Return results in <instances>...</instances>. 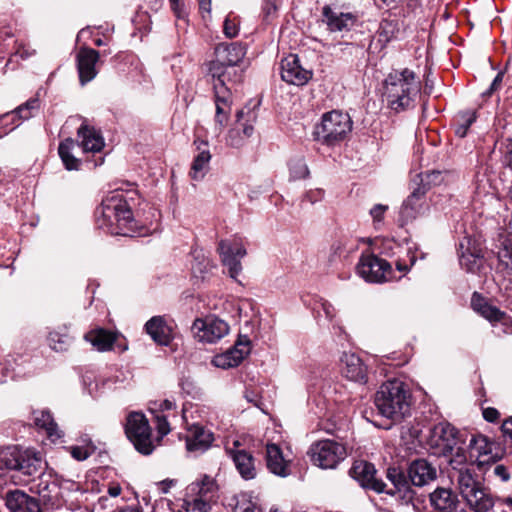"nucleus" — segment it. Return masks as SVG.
<instances>
[{
	"mask_svg": "<svg viewBox=\"0 0 512 512\" xmlns=\"http://www.w3.org/2000/svg\"><path fill=\"white\" fill-rule=\"evenodd\" d=\"M317 312L318 314L323 312L328 321H332L336 314L334 306L326 300L320 303V309Z\"/></svg>",
	"mask_w": 512,
	"mask_h": 512,
	"instance_id": "nucleus-57",
	"label": "nucleus"
},
{
	"mask_svg": "<svg viewBox=\"0 0 512 512\" xmlns=\"http://www.w3.org/2000/svg\"><path fill=\"white\" fill-rule=\"evenodd\" d=\"M71 456L77 461H84L89 458L96 450V446L92 441H88L84 445L71 446L69 448Z\"/></svg>",
	"mask_w": 512,
	"mask_h": 512,
	"instance_id": "nucleus-42",
	"label": "nucleus"
},
{
	"mask_svg": "<svg viewBox=\"0 0 512 512\" xmlns=\"http://www.w3.org/2000/svg\"><path fill=\"white\" fill-rule=\"evenodd\" d=\"M75 145L79 146L84 153H97L104 148L105 142L101 131L90 126L87 121L84 120L77 129Z\"/></svg>",
	"mask_w": 512,
	"mask_h": 512,
	"instance_id": "nucleus-22",
	"label": "nucleus"
},
{
	"mask_svg": "<svg viewBox=\"0 0 512 512\" xmlns=\"http://www.w3.org/2000/svg\"><path fill=\"white\" fill-rule=\"evenodd\" d=\"M357 271L367 282L380 283L390 279L392 269L388 261L371 254L361 257Z\"/></svg>",
	"mask_w": 512,
	"mask_h": 512,
	"instance_id": "nucleus-12",
	"label": "nucleus"
},
{
	"mask_svg": "<svg viewBox=\"0 0 512 512\" xmlns=\"http://www.w3.org/2000/svg\"><path fill=\"white\" fill-rule=\"evenodd\" d=\"M228 145L238 148L242 146L243 142L242 139L239 137V132L236 129H231L228 132V139H227Z\"/></svg>",
	"mask_w": 512,
	"mask_h": 512,
	"instance_id": "nucleus-62",
	"label": "nucleus"
},
{
	"mask_svg": "<svg viewBox=\"0 0 512 512\" xmlns=\"http://www.w3.org/2000/svg\"><path fill=\"white\" fill-rule=\"evenodd\" d=\"M210 505L207 499L195 498L187 504L186 512H209Z\"/></svg>",
	"mask_w": 512,
	"mask_h": 512,
	"instance_id": "nucleus-51",
	"label": "nucleus"
},
{
	"mask_svg": "<svg viewBox=\"0 0 512 512\" xmlns=\"http://www.w3.org/2000/svg\"><path fill=\"white\" fill-rule=\"evenodd\" d=\"M34 423L37 427L44 429L50 437L56 435L57 424L49 411H35Z\"/></svg>",
	"mask_w": 512,
	"mask_h": 512,
	"instance_id": "nucleus-38",
	"label": "nucleus"
},
{
	"mask_svg": "<svg viewBox=\"0 0 512 512\" xmlns=\"http://www.w3.org/2000/svg\"><path fill=\"white\" fill-rule=\"evenodd\" d=\"M340 371L346 379L366 384L368 381V366L362 358L353 352H344L340 358Z\"/></svg>",
	"mask_w": 512,
	"mask_h": 512,
	"instance_id": "nucleus-17",
	"label": "nucleus"
},
{
	"mask_svg": "<svg viewBox=\"0 0 512 512\" xmlns=\"http://www.w3.org/2000/svg\"><path fill=\"white\" fill-rule=\"evenodd\" d=\"M352 130V120L348 113L333 110L324 113L321 122L317 124L313 131L314 140L333 146L345 139Z\"/></svg>",
	"mask_w": 512,
	"mask_h": 512,
	"instance_id": "nucleus-7",
	"label": "nucleus"
},
{
	"mask_svg": "<svg viewBox=\"0 0 512 512\" xmlns=\"http://www.w3.org/2000/svg\"><path fill=\"white\" fill-rule=\"evenodd\" d=\"M239 21L236 17H232L231 15H228L225 18L224 25H223V32L226 37L228 38H234L238 35L239 29H238Z\"/></svg>",
	"mask_w": 512,
	"mask_h": 512,
	"instance_id": "nucleus-50",
	"label": "nucleus"
},
{
	"mask_svg": "<svg viewBox=\"0 0 512 512\" xmlns=\"http://www.w3.org/2000/svg\"><path fill=\"white\" fill-rule=\"evenodd\" d=\"M322 22L331 33L348 32L357 22V15L332 8L330 5L322 7Z\"/></svg>",
	"mask_w": 512,
	"mask_h": 512,
	"instance_id": "nucleus-18",
	"label": "nucleus"
},
{
	"mask_svg": "<svg viewBox=\"0 0 512 512\" xmlns=\"http://www.w3.org/2000/svg\"><path fill=\"white\" fill-rule=\"evenodd\" d=\"M14 371L7 363H0V384L6 383L8 379H13Z\"/></svg>",
	"mask_w": 512,
	"mask_h": 512,
	"instance_id": "nucleus-60",
	"label": "nucleus"
},
{
	"mask_svg": "<svg viewBox=\"0 0 512 512\" xmlns=\"http://www.w3.org/2000/svg\"><path fill=\"white\" fill-rule=\"evenodd\" d=\"M483 418L488 422H496L499 419L500 413L493 407L483 408Z\"/></svg>",
	"mask_w": 512,
	"mask_h": 512,
	"instance_id": "nucleus-63",
	"label": "nucleus"
},
{
	"mask_svg": "<svg viewBox=\"0 0 512 512\" xmlns=\"http://www.w3.org/2000/svg\"><path fill=\"white\" fill-rule=\"evenodd\" d=\"M459 431L447 421L435 424L429 432L427 445L431 453L438 457L451 455L456 448Z\"/></svg>",
	"mask_w": 512,
	"mask_h": 512,
	"instance_id": "nucleus-9",
	"label": "nucleus"
},
{
	"mask_svg": "<svg viewBox=\"0 0 512 512\" xmlns=\"http://www.w3.org/2000/svg\"><path fill=\"white\" fill-rule=\"evenodd\" d=\"M426 193L427 188L425 185H417L403 201L400 207L398 219L401 226L412 222L426 212L428 209Z\"/></svg>",
	"mask_w": 512,
	"mask_h": 512,
	"instance_id": "nucleus-11",
	"label": "nucleus"
},
{
	"mask_svg": "<svg viewBox=\"0 0 512 512\" xmlns=\"http://www.w3.org/2000/svg\"><path fill=\"white\" fill-rule=\"evenodd\" d=\"M194 486V484H192ZM198 489V498L206 499V495L211 492L215 486L214 480L207 475H204L201 482L195 484ZM192 490L195 491V487H192Z\"/></svg>",
	"mask_w": 512,
	"mask_h": 512,
	"instance_id": "nucleus-49",
	"label": "nucleus"
},
{
	"mask_svg": "<svg viewBox=\"0 0 512 512\" xmlns=\"http://www.w3.org/2000/svg\"><path fill=\"white\" fill-rule=\"evenodd\" d=\"M96 223L111 235H146L144 227H138V221L121 192H112L101 202L95 211Z\"/></svg>",
	"mask_w": 512,
	"mask_h": 512,
	"instance_id": "nucleus-2",
	"label": "nucleus"
},
{
	"mask_svg": "<svg viewBox=\"0 0 512 512\" xmlns=\"http://www.w3.org/2000/svg\"><path fill=\"white\" fill-rule=\"evenodd\" d=\"M501 430L504 436H508L512 440V417L502 423Z\"/></svg>",
	"mask_w": 512,
	"mask_h": 512,
	"instance_id": "nucleus-64",
	"label": "nucleus"
},
{
	"mask_svg": "<svg viewBox=\"0 0 512 512\" xmlns=\"http://www.w3.org/2000/svg\"><path fill=\"white\" fill-rule=\"evenodd\" d=\"M125 434L139 453L150 455L153 452L151 427L143 413L131 412L128 414Z\"/></svg>",
	"mask_w": 512,
	"mask_h": 512,
	"instance_id": "nucleus-8",
	"label": "nucleus"
},
{
	"mask_svg": "<svg viewBox=\"0 0 512 512\" xmlns=\"http://www.w3.org/2000/svg\"><path fill=\"white\" fill-rule=\"evenodd\" d=\"M172 11L178 18H183L186 14L183 0H169Z\"/></svg>",
	"mask_w": 512,
	"mask_h": 512,
	"instance_id": "nucleus-61",
	"label": "nucleus"
},
{
	"mask_svg": "<svg viewBox=\"0 0 512 512\" xmlns=\"http://www.w3.org/2000/svg\"><path fill=\"white\" fill-rule=\"evenodd\" d=\"M312 71L301 66L297 55L290 54L281 61V78L296 86H303L312 78Z\"/></svg>",
	"mask_w": 512,
	"mask_h": 512,
	"instance_id": "nucleus-19",
	"label": "nucleus"
},
{
	"mask_svg": "<svg viewBox=\"0 0 512 512\" xmlns=\"http://www.w3.org/2000/svg\"><path fill=\"white\" fill-rule=\"evenodd\" d=\"M217 250L223 265L228 268L230 277L236 279L242 270L240 260L246 255V249L240 243L221 240Z\"/></svg>",
	"mask_w": 512,
	"mask_h": 512,
	"instance_id": "nucleus-16",
	"label": "nucleus"
},
{
	"mask_svg": "<svg viewBox=\"0 0 512 512\" xmlns=\"http://www.w3.org/2000/svg\"><path fill=\"white\" fill-rule=\"evenodd\" d=\"M417 177L420 178V183L417 185H425L427 191L430 186L438 185L443 181L442 173L437 170L426 172L425 174H420Z\"/></svg>",
	"mask_w": 512,
	"mask_h": 512,
	"instance_id": "nucleus-46",
	"label": "nucleus"
},
{
	"mask_svg": "<svg viewBox=\"0 0 512 512\" xmlns=\"http://www.w3.org/2000/svg\"><path fill=\"white\" fill-rule=\"evenodd\" d=\"M447 457H450L448 460L449 466L451 467L450 472H459L460 470L468 469L469 467L473 466V463H468L465 450L461 447H458L456 449L455 454L448 455Z\"/></svg>",
	"mask_w": 512,
	"mask_h": 512,
	"instance_id": "nucleus-40",
	"label": "nucleus"
},
{
	"mask_svg": "<svg viewBox=\"0 0 512 512\" xmlns=\"http://www.w3.org/2000/svg\"><path fill=\"white\" fill-rule=\"evenodd\" d=\"M281 5V0H263L261 9L262 21L270 24L278 17V10Z\"/></svg>",
	"mask_w": 512,
	"mask_h": 512,
	"instance_id": "nucleus-41",
	"label": "nucleus"
},
{
	"mask_svg": "<svg viewBox=\"0 0 512 512\" xmlns=\"http://www.w3.org/2000/svg\"><path fill=\"white\" fill-rule=\"evenodd\" d=\"M266 466L276 476L284 478L290 475L289 461L284 459L283 452L277 444L266 445Z\"/></svg>",
	"mask_w": 512,
	"mask_h": 512,
	"instance_id": "nucleus-27",
	"label": "nucleus"
},
{
	"mask_svg": "<svg viewBox=\"0 0 512 512\" xmlns=\"http://www.w3.org/2000/svg\"><path fill=\"white\" fill-rule=\"evenodd\" d=\"M42 457L31 450H23L18 446H7L0 452L1 467L15 470L25 477L38 474L37 478L25 479L30 484L29 490L38 494L44 501H53L59 496L60 487L64 480L62 476L53 470L41 472Z\"/></svg>",
	"mask_w": 512,
	"mask_h": 512,
	"instance_id": "nucleus-1",
	"label": "nucleus"
},
{
	"mask_svg": "<svg viewBox=\"0 0 512 512\" xmlns=\"http://www.w3.org/2000/svg\"><path fill=\"white\" fill-rule=\"evenodd\" d=\"M290 175L293 179H304L309 176V169L303 159H297L290 164Z\"/></svg>",
	"mask_w": 512,
	"mask_h": 512,
	"instance_id": "nucleus-47",
	"label": "nucleus"
},
{
	"mask_svg": "<svg viewBox=\"0 0 512 512\" xmlns=\"http://www.w3.org/2000/svg\"><path fill=\"white\" fill-rule=\"evenodd\" d=\"M388 210L387 205L376 204L370 209V215L374 221H381L384 217V213Z\"/></svg>",
	"mask_w": 512,
	"mask_h": 512,
	"instance_id": "nucleus-59",
	"label": "nucleus"
},
{
	"mask_svg": "<svg viewBox=\"0 0 512 512\" xmlns=\"http://www.w3.org/2000/svg\"><path fill=\"white\" fill-rule=\"evenodd\" d=\"M460 266L469 273H476L483 265L484 257L481 248L469 235L464 236L458 243Z\"/></svg>",
	"mask_w": 512,
	"mask_h": 512,
	"instance_id": "nucleus-14",
	"label": "nucleus"
},
{
	"mask_svg": "<svg viewBox=\"0 0 512 512\" xmlns=\"http://www.w3.org/2000/svg\"><path fill=\"white\" fill-rule=\"evenodd\" d=\"M386 477L392 488L386 494L398 497L405 504L411 503L416 495L412 486L423 487L437 478L436 467L424 458L413 460L408 468L389 467Z\"/></svg>",
	"mask_w": 512,
	"mask_h": 512,
	"instance_id": "nucleus-3",
	"label": "nucleus"
},
{
	"mask_svg": "<svg viewBox=\"0 0 512 512\" xmlns=\"http://www.w3.org/2000/svg\"><path fill=\"white\" fill-rule=\"evenodd\" d=\"M488 304L486 298H484L478 292H474L471 298V307L477 313H479Z\"/></svg>",
	"mask_w": 512,
	"mask_h": 512,
	"instance_id": "nucleus-56",
	"label": "nucleus"
},
{
	"mask_svg": "<svg viewBox=\"0 0 512 512\" xmlns=\"http://www.w3.org/2000/svg\"><path fill=\"white\" fill-rule=\"evenodd\" d=\"M72 337L64 328V331H52L48 335V343L51 349L57 352L66 351L71 345Z\"/></svg>",
	"mask_w": 512,
	"mask_h": 512,
	"instance_id": "nucleus-36",
	"label": "nucleus"
},
{
	"mask_svg": "<svg viewBox=\"0 0 512 512\" xmlns=\"http://www.w3.org/2000/svg\"><path fill=\"white\" fill-rule=\"evenodd\" d=\"M194 144L197 146V150L199 153L195 156L191 170L190 176L194 180H201L204 178L208 164L211 160V154L206 147L208 146V142L204 140H195Z\"/></svg>",
	"mask_w": 512,
	"mask_h": 512,
	"instance_id": "nucleus-30",
	"label": "nucleus"
},
{
	"mask_svg": "<svg viewBox=\"0 0 512 512\" xmlns=\"http://www.w3.org/2000/svg\"><path fill=\"white\" fill-rule=\"evenodd\" d=\"M497 144H499V151L502 155L501 163L512 170V139L508 138L504 141L496 142Z\"/></svg>",
	"mask_w": 512,
	"mask_h": 512,
	"instance_id": "nucleus-44",
	"label": "nucleus"
},
{
	"mask_svg": "<svg viewBox=\"0 0 512 512\" xmlns=\"http://www.w3.org/2000/svg\"><path fill=\"white\" fill-rule=\"evenodd\" d=\"M348 239L346 237H340L338 239H335L330 247V254H329V262L334 263L338 258H341V256L346 251V245H347Z\"/></svg>",
	"mask_w": 512,
	"mask_h": 512,
	"instance_id": "nucleus-45",
	"label": "nucleus"
},
{
	"mask_svg": "<svg viewBox=\"0 0 512 512\" xmlns=\"http://www.w3.org/2000/svg\"><path fill=\"white\" fill-rule=\"evenodd\" d=\"M246 55V47L241 42L220 43L215 47L216 59L209 64L208 74L212 81L237 82L242 78V71L229 68L237 66Z\"/></svg>",
	"mask_w": 512,
	"mask_h": 512,
	"instance_id": "nucleus-6",
	"label": "nucleus"
},
{
	"mask_svg": "<svg viewBox=\"0 0 512 512\" xmlns=\"http://www.w3.org/2000/svg\"><path fill=\"white\" fill-rule=\"evenodd\" d=\"M116 338V334L103 328H97L85 334V340L91 343L98 351H108L112 349Z\"/></svg>",
	"mask_w": 512,
	"mask_h": 512,
	"instance_id": "nucleus-32",
	"label": "nucleus"
},
{
	"mask_svg": "<svg viewBox=\"0 0 512 512\" xmlns=\"http://www.w3.org/2000/svg\"><path fill=\"white\" fill-rule=\"evenodd\" d=\"M420 88V81L414 71L408 68L393 70L384 80L383 96L388 106L398 113L414 107Z\"/></svg>",
	"mask_w": 512,
	"mask_h": 512,
	"instance_id": "nucleus-4",
	"label": "nucleus"
},
{
	"mask_svg": "<svg viewBox=\"0 0 512 512\" xmlns=\"http://www.w3.org/2000/svg\"><path fill=\"white\" fill-rule=\"evenodd\" d=\"M100 54L97 50L89 47H81L77 53V70L79 74V81L81 85H85L92 81L98 71L96 64L99 61Z\"/></svg>",
	"mask_w": 512,
	"mask_h": 512,
	"instance_id": "nucleus-20",
	"label": "nucleus"
},
{
	"mask_svg": "<svg viewBox=\"0 0 512 512\" xmlns=\"http://www.w3.org/2000/svg\"><path fill=\"white\" fill-rule=\"evenodd\" d=\"M212 363L214 364V366L222 368V369H228V368L234 367L230 357L227 355L226 352L214 356Z\"/></svg>",
	"mask_w": 512,
	"mask_h": 512,
	"instance_id": "nucleus-54",
	"label": "nucleus"
},
{
	"mask_svg": "<svg viewBox=\"0 0 512 512\" xmlns=\"http://www.w3.org/2000/svg\"><path fill=\"white\" fill-rule=\"evenodd\" d=\"M394 33V27L392 22L383 21L380 24V37L384 39V41H389Z\"/></svg>",
	"mask_w": 512,
	"mask_h": 512,
	"instance_id": "nucleus-58",
	"label": "nucleus"
},
{
	"mask_svg": "<svg viewBox=\"0 0 512 512\" xmlns=\"http://www.w3.org/2000/svg\"><path fill=\"white\" fill-rule=\"evenodd\" d=\"M377 470L374 464L365 460L354 461L349 470V475L356 480L359 485L376 493H386V484L383 480L376 477Z\"/></svg>",
	"mask_w": 512,
	"mask_h": 512,
	"instance_id": "nucleus-13",
	"label": "nucleus"
},
{
	"mask_svg": "<svg viewBox=\"0 0 512 512\" xmlns=\"http://www.w3.org/2000/svg\"><path fill=\"white\" fill-rule=\"evenodd\" d=\"M212 363L214 364V366L222 368V369H228V368L234 367L230 357L227 355L226 352L214 356Z\"/></svg>",
	"mask_w": 512,
	"mask_h": 512,
	"instance_id": "nucleus-55",
	"label": "nucleus"
},
{
	"mask_svg": "<svg viewBox=\"0 0 512 512\" xmlns=\"http://www.w3.org/2000/svg\"><path fill=\"white\" fill-rule=\"evenodd\" d=\"M476 119V111L467 110L460 112L457 116L455 134L460 138H464L467 135L469 128L476 121Z\"/></svg>",
	"mask_w": 512,
	"mask_h": 512,
	"instance_id": "nucleus-37",
	"label": "nucleus"
},
{
	"mask_svg": "<svg viewBox=\"0 0 512 512\" xmlns=\"http://www.w3.org/2000/svg\"><path fill=\"white\" fill-rule=\"evenodd\" d=\"M409 396L403 382L389 380L376 392L374 403L382 416L399 422L409 413Z\"/></svg>",
	"mask_w": 512,
	"mask_h": 512,
	"instance_id": "nucleus-5",
	"label": "nucleus"
},
{
	"mask_svg": "<svg viewBox=\"0 0 512 512\" xmlns=\"http://www.w3.org/2000/svg\"><path fill=\"white\" fill-rule=\"evenodd\" d=\"M449 477L457 482L462 497L482 486L474 465L459 472H449Z\"/></svg>",
	"mask_w": 512,
	"mask_h": 512,
	"instance_id": "nucleus-31",
	"label": "nucleus"
},
{
	"mask_svg": "<svg viewBox=\"0 0 512 512\" xmlns=\"http://www.w3.org/2000/svg\"><path fill=\"white\" fill-rule=\"evenodd\" d=\"M145 330L153 341L159 345L167 346L172 340V330L162 316H154L148 320L145 324Z\"/></svg>",
	"mask_w": 512,
	"mask_h": 512,
	"instance_id": "nucleus-28",
	"label": "nucleus"
},
{
	"mask_svg": "<svg viewBox=\"0 0 512 512\" xmlns=\"http://www.w3.org/2000/svg\"><path fill=\"white\" fill-rule=\"evenodd\" d=\"M478 314L490 322H498L505 317L504 312H502L496 306L490 305L489 303Z\"/></svg>",
	"mask_w": 512,
	"mask_h": 512,
	"instance_id": "nucleus-48",
	"label": "nucleus"
},
{
	"mask_svg": "<svg viewBox=\"0 0 512 512\" xmlns=\"http://www.w3.org/2000/svg\"><path fill=\"white\" fill-rule=\"evenodd\" d=\"M497 251L498 269L512 276V235L501 237Z\"/></svg>",
	"mask_w": 512,
	"mask_h": 512,
	"instance_id": "nucleus-33",
	"label": "nucleus"
},
{
	"mask_svg": "<svg viewBox=\"0 0 512 512\" xmlns=\"http://www.w3.org/2000/svg\"><path fill=\"white\" fill-rule=\"evenodd\" d=\"M156 429L161 437L166 436L170 432V425L166 416L162 414L155 415Z\"/></svg>",
	"mask_w": 512,
	"mask_h": 512,
	"instance_id": "nucleus-52",
	"label": "nucleus"
},
{
	"mask_svg": "<svg viewBox=\"0 0 512 512\" xmlns=\"http://www.w3.org/2000/svg\"><path fill=\"white\" fill-rule=\"evenodd\" d=\"M430 505L435 512H455L459 504L458 496L450 489L437 487L429 494Z\"/></svg>",
	"mask_w": 512,
	"mask_h": 512,
	"instance_id": "nucleus-25",
	"label": "nucleus"
},
{
	"mask_svg": "<svg viewBox=\"0 0 512 512\" xmlns=\"http://www.w3.org/2000/svg\"><path fill=\"white\" fill-rule=\"evenodd\" d=\"M213 92L215 102V123L221 132L228 123L231 112L232 94L226 82L223 80L213 81Z\"/></svg>",
	"mask_w": 512,
	"mask_h": 512,
	"instance_id": "nucleus-15",
	"label": "nucleus"
},
{
	"mask_svg": "<svg viewBox=\"0 0 512 512\" xmlns=\"http://www.w3.org/2000/svg\"><path fill=\"white\" fill-rule=\"evenodd\" d=\"M21 123L15 109L0 116V128L4 129L5 133L13 131Z\"/></svg>",
	"mask_w": 512,
	"mask_h": 512,
	"instance_id": "nucleus-43",
	"label": "nucleus"
},
{
	"mask_svg": "<svg viewBox=\"0 0 512 512\" xmlns=\"http://www.w3.org/2000/svg\"><path fill=\"white\" fill-rule=\"evenodd\" d=\"M214 438L213 433L199 424L188 428L186 435V449L188 452L202 454L210 448Z\"/></svg>",
	"mask_w": 512,
	"mask_h": 512,
	"instance_id": "nucleus-23",
	"label": "nucleus"
},
{
	"mask_svg": "<svg viewBox=\"0 0 512 512\" xmlns=\"http://www.w3.org/2000/svg\"><path fill=\"white\" fill-rule=\"evenodd\" d=\"M5 501L10 512H41L37 500L21 490L9 491Z\"/></svg>",
	"mask_w": 512,
	"mask_h": 512,
	"instance_id": "nucleus-26",
	"label": "nucleus"
},
{
	"mask_svg": "<svg viewBox=\"0 0 512 512\" xmlns=\"http://www.w3.org/2000/svg\"><path fill=\"white\" fill-rule=\"evenodd\" d=\"M311 462L322 469H334L345 459L346 448L334 440H320L311 445L308 451Z\"/></svg>",
	"mask_w": 512,
	"mask_h": 512,
	"instance_id": "nucleus-10",
	"label": "nucleus"
},
{
	"mask_svg": "<svg viewBox=\"0 0 512 512\" xmlns=\"http://www.w3.org/2000/svg\"><path fill=\"white\" fill-rule=\"evenodd\" d=\"M194 326L201 331L200 340L206 343H216L229 332V325L217 317H207L205 320L196 319Z\"/></svg>",
	"mask_w": 512,
	"mask_h": 512,
	"instance_id": "nucleus-21",
	"label": "nucleus"
},
{
	"mask_svg": "<svg viewBox=\"0 0 512 512\" xmlns=\"http://www.w3.org/2000/svg\"><path fill=\"white\" fill-rule=\"evenodd\" d=\"M230 455L237 471L243 479L251 480L256 477L255 458L250 452L244 449L231 450Z\"/></svg>",
	"mask_w": 512,
	"mask_h": 512,
	"instance_id": "nucleus-29",
	"label": "nucleus"
},
{
	"mask_svg": "<svg viewBox=\"0 0 512 512\" xmlns=\"http://www.w3.org/2000/svg\"><path fill=\"white\" fill-rule=\"evenodd\" d=\"M503 77H504V72L503 71L498 72L497 75L495 76V78L493 79L492 83L490 84L489 88L482 93V97H484V98L490 97L494 92L499 90V88L501 87L502 81H503Z\"/></svg>",
	"mask_w": 512,
	"mask_h": 512,
	"instance_id": "nucleus-53",
	"label": "nucleus"
},
{
	"mask_svg": "<svg viewBox=\"0 0 512 512\" xmlns=\"http://www.w3.org/2000/svg\"><path fill=\"white\" fill-rule=\"evenodd\" d=\"M474 512H488L495 505L501 506V501H498L500 497H494L485 487L480 486L479 488L471 491L463 497Z\"/></svg>",
	"mask_w": 512,
	"mask_h": 512,
	"instance_id": "nucleus-24",
	"label": "nucleus"
},
{
	"mask_svg": "<svg viewBox=\"0 0 512 512\" xmlns=\"http://www.w3.org/2000/svg\"><path fill=\"white\" fill-rule=\"evenodd\" d=\"M75 146V140L72 138H66L60 142L58 147V154L61 158L65 168L69 171L79 170L81 166V160L74 157L72 150Z\"/></svg>",
	"mask_w": 512,
	"mask_h": 512,
	"instance_id": "nucleus-34",
	"label": "nucleus"
},
{
	"mask_svg": "<svg viewBox=\"0 0 512 512\" xmlns=\"http://www.w3.org/2000/svg\"><path fill=\"white\" fill-rule=\"evenodd\" d=\"M251 341L247 336H240L233 347L226 351L234 367L238 366L250 353Z\"/></svg>",
	"mask_w": 512,
	"mask_h": 512,
	"instance_id": "nucleus-35",
	"label": "nucleus"
},
{
	"mask_svg": "<svg viewBox=\"0 0 512 512\" xmlns=\"http://www.w3.org/2000/svg\"><path fill=\"white\" fill-rule=\"evenodd\" d=\"M41 106L40 99L35 96L30 99H28L25 103L19 105L15 108L18 117L20 118L21 122L29 120L30 118L34 117L36 113L39 111Z\"/></svg>",
	"mask_w": 512,
	"mask_h": 512,
	"instance_id": "nucleus-39",
	"label": "nucleus"
}]
</instances>
